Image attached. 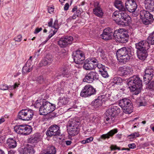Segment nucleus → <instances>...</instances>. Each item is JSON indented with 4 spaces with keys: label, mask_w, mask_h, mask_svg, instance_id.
<instances>
[{
    "label": "nucleus",
    "mask_w": 154,
    "mask_h": 154,
    "mask_svg": "<svg viewBox=\"0 0 154 154\" xmlns=\"http://www.w3.org/2000/svg\"><path fill=\"white\" fill-rule=\"evenodd\" d=\"M127 85L134 94L137 95L141 91L142 88V81L138 75H134L128 79L127 81Z\"/></svg>",
    "instance_id": "f257e3e1"
},
{
    "label": "nucleus",
    "mask_w": 154,
    "mask_h": 154,
    "mask_svg": "<svg viewBox=\"0 0 154 154\" xmlns=\"http://www.w3.org/2000/svg\"><path fill=\"white\" fill-rule=\"evenodd\" d=\"M116 55L119 62L125 63L129 60L131 57V49L122 48L117 51Z\"/></svg>",
    "instance_id": "f03ea898"
},
{
    "label": "nucleus",
    "mask_w": 154,
    "mask_h": 154,
    "mask_svg": "<svg viewBox=\"0 0 154 154\" xmlns=\"http://www.w3.org/2000/svg\"><path fill=\"white\" fill-rule=\"evenodd\" d=\"M120 112V109L118 105H113L109 108L106 111L105 118V122L108 121L111 123V122H114L115 119V116Z\"/></svg>",
    "instance_id": "7ed1b4c3"
},
{
    "label": "nucleus",
    "mask_w": 154,
    "mask_h": 154,
    "mask_svg": "<svg viewBox=\"0 0 154 154\" xmlns=\"http://www.w3.org/2000/svg\"><path fill=\"white\" fill-rule=\"evenodd\" d=\"M119 105L123 109L125 114H130L133 112V106L131 100L127 98H124L119 102Z\"/></svg>",
    "instance_id": "20e7f679"
},
{
    "label": "nucleus",
    "mask_w": 154,
    "mask_h": 154,
    "mask_svg": "<svg viewBox=\"0 0 154 154\" xmlns=\"http://www.w3.org/2000/svg\"><path fill=\"white\" fill-rule=\"evenodd\" d=\"M34 115V111L30 109H23L20 111L18 115V118L23 121L31 120Z\"/></svg>",
    "instance_id": "39448f33"
},
{
    "label": "nucleus",
    "mask_w": 154,
    "mask_h": 154,
    "mask_svg": "<svg viewBox=\"0 0 154 154\" xmlns=\"http://www.w3.org/2000/svg\"><path fill=\"white\" fill-rule=\"evenodd\" d=\"M42 105L43 106V107L47 109V111L49 113L52 112L55 109V106L54 104L50 103L44 99L36 101L34 104V106L38 107Z\"/></svg>",
    "instance_id": "423d86ee"
},
{
    "label": "nucleus",
    "mask_w": 154,
    "mask_h": 154,
    "mask_svg": "<svg viewBox=\"0 0 154 154\" xmlns=\"http://www.w3.org/2000/svg\"><path fill=\"white\" fill-rule=\"evenodd\" d=\"M140 18L144 24L148 25L153 22V19L152 15L149 11L143 10L140 11Z\"/></svg>",
    "instance_id": "0eeeda50"
},
{
    "label": "nucleus",
    "mask_w": 154,
    "mask_h": 154,
    "mask_svg": "<svg viewBox=\"0 0 154 154\" xmlns=\"http://www.w3.org/2000/svg\"><path fill=\"white\" fill-rule=\"evenodd\" d=\"M15 131L18 134L24 135L30 134L32 131L30 126L27 125H19L14 127Z\"/></svg>",
    "instance_id": "6e6552de"
},
{
    "label": "nucleus",
    "mask_w": 154,
    "mask_h": 154,
    "mask_svg": "<svg viewBox=\"0 0 154 154\" xmlns=\"http://www.w3.org/2000/svg\"><path fill=\"white\" fill-rule=\"evenodd\" d=\"M96 91L91 85H87L85 86L80 93L81 96L85 97H88L95 94Z\"/></svg>",
    "instance_id": "1a4fd4ad"
},
{
    "label": "nucleus",
    "mask_w": 154,
    "mask_h": 154,
    "mask_svg": "<svg viewBox=\"0 0 154 154\" xmlns=\"http://www.w3.org/2000/svg\"><path fill=\"white\" fill-rule=\"evenodd\" d=\"M74 60L77 64H81L85 60V56L83 52L80 50H77L73 53Z\"/></svg>",
    "instance_id": "9d476101"
},
{
    "label": "nucleus",
    "mask_w": 154,
    "mask_h": 154,
    "mask_svg": "<svg viewBox=\"0 0 154 154\" xmlns=\"http://www.w3.org/2000/svg\"><path fill=\"white\" fill-rule=\"evenodd\" d=\"M61 134L60 128L59 126L54 125L51 126L46 132L48 136H59Z\"/></svg>",
    "instance_id": "9b49d317"
},
{
    "label": "nucleus",
    "mask_w": 154,
    "mask_h": 154,
    "mask_svg": "<svg viewBox=\"0 0 154 154\" xmlns=\"http://www.w3.org/2000/svg\"><path fill=\"white\" fill-rule=\"evenodd\" d=\"M99 79V75L95 71H91L87 73L83 79V81L88 83H91L94 80Z\"/></svg>",
    "instance_id": "f8f14e48"
},
{
    "label": "nucleus",
    "mask_w": 154,
    "mask_h": 154,
    "mask_svg": "<svg viewBox=\"0 0 154 154\" xmlns=\"http://www.w3.org/2000/svg\"><path fill=\"white\" fill-rule=\"evenodd\" d=\"M153 69L151 67H148L145 70V74L143 77V83L146 85L148 84L152 79L153 75Z\"/></svg>",
    "instance_id": "ddd939ff"
},
{
    "label": "nucleus",
    "mask_w": 154,
    "mask_h": 154,
    "mask_svg": "<svg viewBox=\"0 0 154 154\" xmlns=\"http://www.w3.org/2000/svg\"><path fill=\"white\" fill-rule=\"evenodd\" d=\"M115 37L117 41L121 43H124L128 41L129 36L125 32H121L118 31L115 35Z\"/></svg>",
    "instance_id": "4468645a"
},
{
    "label": "nucleus",
    "mask_w": 154,
    "mask_h": 154,
    "mask_svg": "<svg viewBox=\"0 0 154 154\" xmlns=\"http://www.w3.org/2000/svg\"><path fill=\"white\" fill-rule=\"evenodd\" d=\"M96 59L94 58L88 59L86 60L83 66V68L86 70H92L94 69Z\"/></svg>",
    "instance_id": "2eb2a0df"
},
{
    "label": "nucleus",
    "mask_w": 154,
    "mask_h": 154,
    "mask_svg": "<svg viewBox=\"0 0 154 154\" xmlns=\"http://www.w3.org/2000/svg\"><path fill=\"white\" fill-rule=\"evenodd\" d=\"M126 10L129 12H133L135 11L137 5L135 0H128L125 3Z\"/></svg>",
    "instance_id": "dca6fc26"
},
{
    "label": "nucleus",
    "mask_w": 154,
    "mask_h": 154,
    "mask_svg": "<svg viewBox=\"0 0 154 154\" xmlns=\"http://www.w3.org/2000/svg\"><path fill=\"white\" fill-rule=\"evenodd\" d=\"M125 11H120V20H121L120 25H125L131 22V17Z\"/></svg>",
    "instance_id": "f3484780"
},
{
    "label": "nucleus",
    "mask_w": 154,
    "mask_h": 154,
    "mask_svg": "<svg viewBox=\"0 0 154 154\" xmlns=\"http://www.w3.org/2000/svg\"><path fill=\"white\" fill-rule=\"evenodd\" d=\"M73 40V38L72 36H66L65 38H60L58 41V44L61 48L65 47L70 44Z\"/></svg>",
    "instance_id": "a211bd4d"
},
{
    "label": "nucleus",
    "mask_w": 154,
    "mask_h": 154,
    "mask_svg": "<svg viewBox=\"0 0 154 154\" xmlns=\"http://www.w3.org/2000/svg\"><path fill=\"white\" fill-rule=\"evenodd\" d=\"M133 71V69L131 66H122L119 68L118 73L120 75H127L131 74Z\"/></svg>",
    "instance_id": "6ab92c4d"
},
{
    "label": "nucleus",
    "mask_w": 154,
    "mask_h": 154,
    "mask_svg": "<svg viewBox=\"0 0 154 154\" xmlns=\"http://www.w3.org/2000/svg\"><path fill=\"white\" fill-rule=\"evenodd\" d=\"M136 48L138 51H143L148 50L149 48V44L147 42L142 40L135 44Z\"/></svg>",
    "instance_id": "aec40b11"
},
{
    "label": "nucleus",
    "mask_w": 154,
    "mask_h": 154,
    "mask_svg": "<svg viewBox=\"0 0 154 154\" xmlns=\"http://www.w3.org/2000/svg\"><path fill=\"white\" fill-rule=\"evenodd\" d=\"M116 33H113L111 29L106 28L104 30L103 33L101 35L102 39L105 40H109L112 39V35L114 36Z\"/></svg>",
    "instance_id": "412c9836"
},
{
    "label": "nucleus",
    "mask_w": 154,
    "mask_h": 154,
    "mask_svg": "<svg viewBox=\"0 0 154 154\" xmlns=\"http://www.w3.org/2000/svg\"><path fill=\"white\" fill-rule=\"evenodd\" d=\"M145 8L150 11H154V0H144Z\"/></svg>",
    "instance_id": "4be33fe9"
},
{
    "label": "nucleus",
    "mask_w": 154,
    "mask_h": 154,
    "mask_svg": "<svg viewBox=\"0 0 154 154\" xmlns=\"http://www.w3.org/2000/svg\"><path fill=\"white\" fill-rule=\"evenodd\" d=\"M118 130L117 129H114L110 131L107 133L106 134H103L101 135L100 138L98 139L99 141H100V139L105 140L106 139H109L110 137H112L115 134L117 133Z\"/></svg>",
    "instance_id": "5701e85b"
},
{
    "label": "nucleus",
    "mask_w": 154,
    "mask_h": 154,
    "mask_svg": "<svg viewBox=\"0 0 154 154\" xmlns=\"http://www.w3.org/2000/svg\"><path fill=\"white\" fill-rule=\"evenodd\" d=\"M56 153V150L55 147L51 145H48L47 149L42 151V154H55Z\"/></svg>",
    "instance_id": "b1692460"
},
{
    "label": "nucleus",
    "mask_w": 154,
    "mask_h": 154,
    "mask_svg": "<svg viewBox=\"0 0 154 154\" xmlns=\"http://www.w3.org/2000/svg\"><path fill=\"white\" fill-rule=\"evenodd\" d=\"M99 3L98 2H96L94 3L95 8L93 9L94 13L97 16L99 17H101L103 15V13L102 10L98 6Z\"/></svg>",
    "instance_id": "393cba45"
},
{
    "label": "nucleus",
    "mask_w": 154,
    "mask_h": 154,
    "mask_svg": "<svg viewBox=\"0 0 154 154\" xmlns=\"http://www.w3.org/2000/svg\"><path fill=\"white\" fill-rule=\"evenodd\" d=\"M41 136L39 133H35L33 134L29 139V142L30 143H36L41 139Z\"/></svg>",
    "instance_id": "a878e982"
},
{
    "label": "nucleus",
    "mask_w": 154,
    "mask_h": 154,
    "mask_svg": "<svg viewBox=\"0 0 154 154\" xmlns=\"http://www.w3.org/2000/svg\"><path fill=\"white\" fill-rule=\"evenodd\" d=\"M120 11H115L112 14V19L118 25H120Z\"/></svg>",
    "instance_id": "bb28decb"
},
{
    "label": "nucleus",
    "mask_w": 154,
    "mask_h": 154,
    "mask_svg": "<svg viewBox=\"0 0 154 154\" xmlns=\"http://www.w3.org/2000/svg\"><path fill=\"white\" fill-rule=\"evenodd\" d=\"M80 124L79 120L77 121L74 119H71L68 122L67 127L68 129L71 130L72 129V126H75V127H79Z\"/></svg>",
    "instance_id": "cd10ccee"
},
{
    "label": "nucleus",
    "mask_w": 154,
    "mask_h": 154,
    "mask_svg": "<svg viewBox=\"0 0 154 154\" xmlns=\"http://www.w3.org/2000/svg\"><path fill=\"white\" fill-rule=\"evenodd\" d=\"M115 7L119 11H125L126 9L125 8L122 2L120 0H116L114 3Z\"/></svg>",
    "instance_id": "c85d7f7f"
},
{
    "label": "nucleus",
    "mask_w": 154,
    "mask_h": 154,
    "mask_svg": "<svg viewBox=\"0 0 154 154\" xmlns=\"http://www.w3.org/2000/svg\"><path fill=\"white\" fill-rule=\"evenodd\" d=\"M7 144L10 148H14L17 146V142L13 138H8L7 140Z\"/></svg>",
    "instance_id": "c756f323"
},
{
    "label": "nucleus",
    "mask_w": 154,
    "mask_h": 154,
    "mask_svg": "<svg viewBox=\"0 0 154 154\" xmlns=\"http://www.w3.org/2000/svg\"><path fill=\"white\" fill-rule=\"evenodd\" d=\"M69 102V98L67 97H60L59 99L58 105L59 106H62L66 105Z\"/></svg>",
    "instance_id": "7c9ffc66"
},
{
    "label": "nucleus",
    "mask_w": 154,
    "mask_h": 154,
    "mask_svg": "<svg viewBox=\"0 0 154 154\" xmlns=\"http://www.w3.org/2000/svg\"><path fill=\"white\" fill-rule=\"evenodd\" d=\"M137 54L138 58L140 60H144L145 59L147 55L146 50L138 51Z\"/></svg>",
    "instance_id": "2f4dec72"
},
{
    "label": "nucleus",
    "mask_w": 154,
    "mask_h": 154,
    "mask_svg": "<svg viewBox=\"0 0 154 154\" xmlns=\"http://www.w3.org/2000/svg\"><path fill=\"white\" fill-rule=\"evenodd\" d=\"M32 67L30 63L27 62L23 68V73H25L31 72L32 69Z\"/></svg>",
    "instance_id": "473e14b6"
},
{
    "label": "nucleus",
    "mask_w": 154,
    "mask_h": 154,
    "mask_svg": "<svg viewBox=\"0 0 154 154\" xmlns=\"http://www.w3.org/2000/svg\"><path fill=\"white\" fill-rule=\"evenodd\" d=\"M71 128V130L67 129L69 135L73 136L78 134L79 131V127H75L74 128Z\"/></svg>",
    "instance_id": "72a5a7b5"
},
{
    "label": "nucleus",
    "mask_w": 154,
    "mask_h": 154,
    "mask_svg": "<svg viewBox=\"0 0 154 154\" xmlns=\"http://www.w3.org/2000/svg\"><path fill=\"white\" fill-rule=\"evenodd\" d=\"M60 71L61 72V74H60L59 76L61 77H66L67 78L69 77V76H68L69 73L68 70L65 67H63L60 68Z\"/></svg>",
    "instance_id": "f704fd0d"
},
{
    "label": "nucleus",
    "mask_w": 154,
    "mask_h": 154,
    "mask_svg": "<svg viewBox=\"0 0 154 154\" xmlns=\"http://www.w3.org/2000/svg\"><path fill=\"white\" fill-rule=\"evenodd\" d=\"M48 24L49 26L54 28L55 29V30H56L57 31L59 28L58 21L57 20H55L53 25H52V21L51 20L48 23Z\"/></svg>",
    "instance_id": "c9c22d12"
},
{
    "label": "nucleus",
    "mask_w": 154,
    "mask_h": 154,
    "mask_svg": "<svg viewBox=\"0 0 154 154\" xmlns=\"http://www.w3.org/2000/svg\"><path fill=\"white\" fill-rule=\"evenodd\" d=\"M43 106H40L38 107H35V108H39V114L40 115H45L48 113H49L47 111L46 109H45L44 107H43Z\"/></svg>",
    "instance_id": "e433bc0d"
},
{
    "label": "nucleus",
    "mask_w": 154,
    "mask_h": 154,
    "mask_svg": "<svg viewBox=\"0 0 154 154\" xmlns=\"http://www.w3.org/2000/svg\"><path fill=\"white\" fill-rule=\"evenodd\" d=\"M92 102L93 105L95 107L97 108L102 105V101L100 99V97H98L97 99L95 100Z\"/></svg>",
    "instance_id": "4c0bfd02"
},
{
    "label": "nucleus",
    "mask_w": 154,
    "mask_h": 154,
    "mask_svg": "<svg viewBox=\"0 0 154 154\" xmlns=\"http://www.w3.org/2000/svg\"><path fill=\"white\" fill-rule=\"evenodd\" d=\"M35 147V146L31 145L29 144H27L26 146L24 147L30 153L33 154L35 152L34 148Z\"/></svg>",
    "instance_id": "58836bf2"
},
{
    "label": "nucleus",
    "mask_w": 154,
    "mask_h": 154,
    "mask_svg": "<svg viewBox=\"0 0 154 154\" xmlns=\"http://www.w3.org/2000/svg\"><path fill=\"white\" fill-rule=\"evenodd\" d=\"M123 82L122 79L120 77H115L113 79V82L115 84L121 85Z\"/></svg>",
    "instance_id": "ea45409f"
},
{
    "label": "nucleus",
    "mask_w": 154,
    "mask_h": 154,
    "mask_svg": "<svg viewBox=\"0 0 154 154\" xmlns=\"http://www.w3.org/2000/svg\"><path fill=\"white\" fill-rule=\"evenodd\" d=\"M108 95L109 97L108 99L111 101H116L118 98L117 95H115L111 93L110 95L109 94Z\"/></svg>",
    "instance_id": "a19ab883"
},
{
    "label": "nucleus",
    "mask_w": 154,
    "mask_h": 154,
    "mask_svg": "<svg viewBox=\"0 0 154 154\" xmlns=\"http://www.w3.org/2000/svg\"><path fill=\"white\" fill-rule=\"evenodd\" d=\"M96 63H95V65H94V68H97L99 70L102 71L104 69H105V66H104L103 65L101 64L100 63H98L97 62V60H96Z\"/></svg>",
    "instance_id": "79ce46f5"
},
{
    "label": "nucleus",
    "mask_w": 154,
    "mask_h": 154,
    "mask_svg": "<svg viewBox=\"0 0 154 154\" xmlns=\"http://www.w3.org/2000/svg\"><path fill=\"white\" fill-rule=\"evenodd\" d=\"M149 43L154 45V31L150 35L148 38Z\"/></svg>",
    "instance_id": "37998d69"
},
{
    "label": "nucleus",
    "mask_w": 154,
    "mask_h": 154,
    "mask_svg": "<svg viewBox=\"0 0 154 154\" xmlns=\"http://www.w3.org/2000/svg\"><path fill=\"white\" fill-rule=\"evenodd\" d=\"M48 64H49V63L46 59L45 58L39 63V67H42L43 66H46Z\"/></svg>",
    "instance_id": "c03bdc74"
},
{
    "label": "nucleus",
    "mask_w": 154,
    "mask_h": 154,
    "mask_svg": "<svg viewBox=\"0 0 154 154\" xmlns=\"http://www.w3.org/2000/svg\"><path fill=\"white\" fill-rule=\"evenodd\" d=\"M140 136L138 132H135L132 133L128 136V137H130L129 139H134L135 138L138 137Z\"/></svg>",
    "instance_id": "a18cd8bd"
},
{
    "label": "nucleus",
    "mask_w": 154,
    "mask_h": 154,
    "mask_svg": "<svg viewBox=\"0 0 154 154\" xmlns=\"http://www.w3.org/2000/svg\"><path fill=\"white\" fill-rule=\"evenodd\" d=\"M105 69L106 68L104 69L102 71L99 70V72L101 73L103 77L106 78L108 77V74L106 71L105 70Z\"/></svg>",
    "instance_id": "49530a36"
},
{
    "label": "nucleus",
    "mask_w": 154,
    "mask_h": 154,
    "mask_svg": "<svg viewBox=\"0 0 154 154\" xmlns=\"http://www.w3.org/2000/svg\"><path fill=\"white\" fill-rule=\"evenodd\" d=\"M8 89L10 90V86H8L7 85H0V90L5 91Z\"/></svg>",
    "instance_id": "de8ad7c7"
},
{
    "label": "nucleus",
    "mask_w": 154,
    "mask_h": 154,
    "mask_svg": "<svg viewBox=\"0 0 154 154\" xmlns=\"http://www.w3.org/2000/svg\"><path fill=\"white\" fill-rule=\"evenodd\" d=\"M35 80L38 82L40 83H41L43 81V76H39L36 78L35 79Z\"/></svg>",
    "instance_id": "09e8293b"
},
{
    "label": "nucleus",
    "mask_w": 154,
    "mask_h": 154,
    "mask_svg": "<svg viewBox=\"0 0 154 154\" xmlns=\"http://www.w3.org/2000/svg\"><path fill=\"white\" fill-rule=\"evenodd\" d=\"M81 14V13H79L78 12L77 13H74L73 16L70 17L69 18L70 20L75 19L76 17H78L79 15H80Z\"/></svg>",
    "instance_id": "8fccbe9b"
},
{
    "label": "nucleus",
    "mask_w": 154,
    "mask_h": 154,
    "mask_svg": "<svg viewBox=\"0 0 154 154\" xmlns=\"http://www.w3.org/2000/svg\"><path fill=\"white\" fill-rule=\"evenodd\" d=\"M146 87L149 89L154 90V81L151 82Z\"/></svg>",
    "instance_id": "3c124183"
},
{
    "label": "nucleus",
    "mask_w": 154,
    "mask_h": 154,
    "mask_svg": "<svg viewBox=\"0 0 154 154\" xmlns=\"http://www.w3.org/2000/svg\"><path fill=\"white\" fill-rule=\"evenodd\" d=\"M22 36L21 35H18L14 38V40H15V42H20L22 40Z\"/></svg>",
    "instance_id": "603ef678"
},
{
    "label": "nucleus",
    "mask_w": 154,
    "mask_h": 154,
    "mask_svg": "<svg viewBox=\"0 0 154 154\" xmlns=\"http://www.w3.org/2000/svg\"><path fill=\"white\" fill-rule=\"evenodd\" d=\"M45 58L48 61V63H49V64L51 63L53 60V59L51 56H48L47 57H46Z\"/></svg>",
    "instance_id": "864d4df0"
},
{
    "label": "nucleus",
    "mask_w": 154,
    "mask_h": 154,
    "mask_svg": "<svg viewBox=\"0 0 154 154\" xmlns=\"http://www.w3.org/2000/svg\"><path fill=\"white\" fill-rule=\"evenodd\" d=\"M72 12H75V13H77L78 12L79 13H81L80 10L77 9V8L76 6H75L72 8Z\"/></svg>",
    "instance_id": "5fc2aeb1"
},
{
    "label": "nucleus",
    "mask_w": 154,
    "mask_h": 154,
    "mask_svg": "<svg viewBox=\"0 0 154 154\" xmlns=\"http://www.w3.org/2000/svg\"><path fill=\"white\" fill-rule=\"evenodd\" d=\"M21 154H31L24 148L22 149L21 152Z\"/></svg>",
    "instance_id": "6e6d98bb"
},
{
    "label": "nucleus",
    "mask_w": 154,
    "mask_h": 154,
    "mask_svg": "<svg viewBox=\"0 0 154 154\" xmlns=\"http://www.w3.org/2000/svg\"><path fill=\"white\" fill-rule=\"evenodd\" d=\"M110 148L112 150H115L116 149H118L119 150H120V148L119 147H117L116 146H114L113 145H112L111 146Z\"/></svg>",
    "instance_id": "4d7b16f0"
},
{
    "label": "nucleus",
    "mask_w": 154,
    "mask_h": 154,
    "mask_svg": "<svg viewBox=\"0 0 154 154\" xmlns=\"http://www.w3.org/2000/svg\"><path fill=\"white\" fill-rule=\"evenodd\" d=\"M57 32V30H54L53 32V33H51L50 34L48 37V39H50Z\"/></svg>",
    "instance_id": "13d9d810"
},
{
    "label": "nucleus",
    "mask_w": 154,
    "mask_h": 154,
    "mask_svg": "<svg viewBox=\"0 0 154 154\" xmlns=\"http://www.w3.org/2000/svg\"><path fill=\"white\" fill-rule=\"evenodd\" d=\"M19 85V84H18L17 83H16L14 84V85H13L12 86H10V90H11L13 89H14L16 88H17L18 87Z\"/></svg>",
    "instance_id": "bf43d9fd"
},
{
    "label": "nucleus",
    "mask_w": 154,
    "mask_h": 154,
    "mask_svg": "<svg viewBox=\"0 0 154 154\" xmlns=\"http://www.w3.org/2000/svg\"><path fill=\"white\" fill-rule=\"evenodd\" d=\"M93 137H91L88 138H87L86 140L87 143H90V142H91L93 141Z\"/></svg>",
    "instance_id": "052dcab7"
},
{
    "label": "nucleus",
    "mask_w": 154,
    "mask_h": 154,
    "mask_svg": "<svg viewBox=\"0 0 154 154\" xmlns=\"http://www.w3.org/2000/svg\"><path fill=\"white\" fill-rule=\"evenodd\" d=\"M128 146L130 148L134 149L136 147V145L134 143L130 144L128 145Z\"/></svg>",
    "instance_id": "680f3d73"
},
{
    "label": "nucleus",
    "mask_w": 154,
    "mask_h": 154,
    "mask_svg": "<svg viewBox=\"0 0 154 154\" xmlns=\"http://www.w3.org/2000/svg\"><path fill=\"white\" fill-rule=\"evenodd\" d=\"M42 27H40V28H36L35 30L34 33L35 34H37L42 30Z\"/></svg>",
    "instance_id": "e2e57ef3"
},
{
    "label": "nucleus",
    "mask_w": 154,
    "mask_h": 154,
    "mask_svg": "<svg viewBox=\"0 0 154 154\" xmlns=\"http://www.w3.org/2000/svg\"><path fill=\"white\" fill-rule=\"evenodd\" d=\"M69 7V5L68 3H66L64 7V10L65 11H67Z\"/></svg>",
    "instance_id": "0e129e2a"
},
{
    "label": "nucleus",
    "mask_w": 154,
    "mask_h": 154,
    "mask_svg": "<svg viewBox=\"0 0 154 154\" xmlns=\"http://www.w3.org/2000/svg\"><path fill=\"white\" fill-rule=\"evenodd\" d=\"M98 53H100V55H103L104 54V51L101 49H99L98 51Z\"/></svg>",
    "instance_id": "69168bd1"
},
{
    "label": "nucleus",
    "mask_w": 154,
    "mask_h": 154,
    "mask_svg": "<svg viewBox=\"0 0 154 154\" xmlns=\"http://www.w3.org/2000/svg\"><path fill=\"white\" fill-rule=\"evenodd\" d=\"M54 11V8L52 7H50L48 8V12L50 13H51L53 12Z\"/></svg>",
    "instance_id": "338daca9"
},
{
    "label": "nucleus",
    "mask_w": 154,
    "mask_h": 154,
    "mask_svg": "<svg viewBox=\"0 0 154 154\" xmlns=\"http://www.w3.org/2000/svg\"><path fill=\"white\" fill-rule=\"evenodd\" d=\"M8 154H15V152L13 150L8 151Z\"/></svg>",
    "instance_id": "774afa93"
}]
</instances>
